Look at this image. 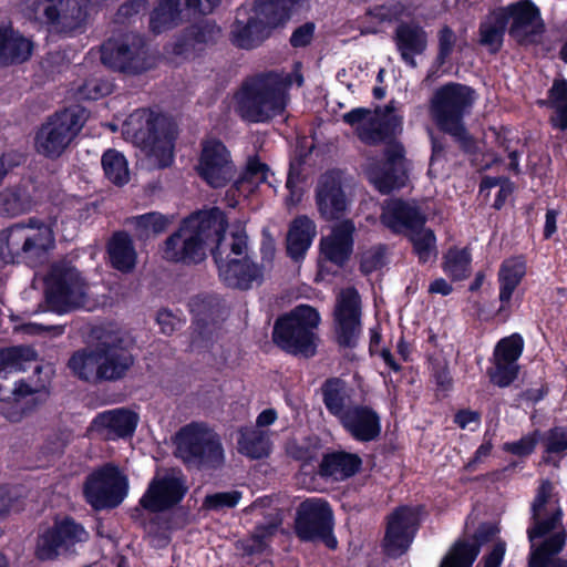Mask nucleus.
Returning a JSON list of instances; mask_svg holds the SVG:
<instances>
[{
  "label": "nucleus",
  "mask_w": 567,
  "mask_h": 567,
  "mask_svg": "<svg viewBox=\"0 0 567 567\" xmlns=\"http://www.w3.org/2000/svg\"><path fill=\"white\" fill-rule=\"evenodd\" d=\"M225 229L226 219L220 209L196 213L165 240L163 258L175 262H199L210 241L216 246L221 241Z\"/></svg>",
  "instance_id": "1"
},
{
  "label": "nucleus",
  "mask_w": 567,
  "mask_h": 567,
  "mask_svg": "<svg viewBox=\"0 0 567 567\" xmlns=\"http://www.w3.org/2000/svg\"><path fill=\"white\" fill-rule=\"evenodd\" d=\"M295 81L302 84V76ZM293 79L290 73H268L247 81L236 95V112L248 122H266L284 113L288 103V89Z\"/></svg>",
  "instance_id": "2"
},
{
  "label": "nucleus",
  "mask_w": 567,
  "mask_h": 567,
  "mask_svg": "<svg viewBox=\"0 0 567 567\" xmlns=\"http://www.w3.org/2000/svg\"><path fill=\"white\" fill-rule=\"evenodd\" d=\"M553 486L549 482H543L533 502L534 526L528 529V538L532 543L529 567H567L566 563L554 558L566 543V532L560 529L550 535L538 548L534 547V539L556 529L560 524L563 511L550 499Z\"/></svg>",
  "instance_id": "3"
},
{
  "label": "nucleus",
  "mask_w": 567,
  "mask_h": 567,
  "mask_svg": "<svg viewBox=\"0 0 567 567\" xmlns=\"http://www.w3.org/2000/svg\"><path fill=\"white\" fill-rule=\"evenodd\" d=\"M55 220L30 217L0 230V260L4 264L34 262L55 246Z\"/></svg>",
  "instance_id": "4"
},
{
  "label": "nucleus",
  "mask_w": 567,
  "mask_h": 567,
  "mask_svg": "<svg viewBox=\"0 0 567 567\" xmlns=\"http://www.w3.org/2000/svg\"><path fill=\"white\" fill-rule=\"evenodd\" d=\"M122 133L145 153L154 166L172 164L176 127L168 117L138 110L125 121Z\"/></svg>",
  "instance_id": "5"
},
{
  "label": "nucleus",
  "mask_w": 567,
  "mask_h": 567,
  "mask_svg": "<svg viewBox=\"0 0 567 567\" xmlns=\"http://www.w3.org/2000/svg\"><path fill=\"white\" fill-rule=\"evenodd\" d=\"M306 0H257L256 4L240 8L231 27V41L243 49L258 45L269 29L287 22L293 12L305 4Z\"/></svg>",
  "instance_id": "6"
},
{
  "label": "nucleus",
  "mask_w": 567,
  "mask_h": 567,
  "mask_svg": "<svg viewBox=\"0 0 567 567\" xmlns=\"http://www.w3.org/2000/svg\"><path fill=\"white\" fill-rule=\"evenodd\" d=\"M476 101L475 91L461 83H447L436 89L429 102V113L440 130L450 134L463 147L471 146L463 118Z\"/></svg>",
  "instance_id": "7"
},
{
  "label": "nucleus",
  "mask_w": 567,
  "mask_h": 567,
  "mask_svg": "<svg viewBox=\"0 0 567 567\" xmlns=\"http://www.w3.org/2000/svg\"><path fill=\"white\" fill-rule=\"evenodd\" d=\"M45 299L59 312L78 308H90L91 287L82 272L68 261L54 262L45 279Z\"/></svg>",
  "instance_id": "8"
},
{
  "label": "nucleus",
  "mask_w": 567,
  "mask_h": 567,
  "mask_svg": "<svg viewBox=\"0 0 567 567\" xmlns=\"http://www.w3.org/2000/svg\"><path fill=\"white\" fill-rule=\"evenodd\" d=\"M319 324L320 315L313 307L297 306L290 313L276 321L274 342L289 353L312 357L319 342Z\"/></svg>",
  "instance_id": "9"
},
{
  "label": "nucleus",
  "mask_w": 567,
  "mask_h": 567,
  "mask_svg": "<svg viewBox=\"0 0 567 567\" xmlns=\"http://www.w3.org/2000/svg\"><path fill=\"white\" fill-rule=\"evenodd\" d=\"M247 237L243 231L223 237L213 250L220 279L229 287L249 289L262 279L261 269L247 256Z\"/></svg>",
  "instance_id": "10"
},
{
  "label": "nucleus",
  "mask_w": 567,
  "mask_h": 567,
  "mask_svg": "<svg viewBox=\"0 0 567 567\" xmlns=\"http://www.w3.org/2000/svg\"><path fill=\"white\" fill-rule=\"evenodd\" d=\"M92 0H24L22 12L50 32L71 34L80 30L87 18Z\"/></svg>",
  "instance_id": "11"
},
{
  "label": "nucleus",
  "mask_w": 567,
  "mask_h": 567,
  "mask_svg": "<svg viewBox=\"0 0 567 567\" xmlns=\"http://www.w3.org/2000/svg\"><path fill=\"white\" fill-rule=\"evenodd\" d=\"M175 455L185 464L217 468L224 464L225 454L218 435L206 424H186L174 437Z\"/></svg>",
  "instance_id": "12"
},
{
  "label": "nucleus",
  "mask_w": 567,
  "mask_h": 567,
  "mask_svg": "<svg viewBox=\"0 0 567 567\" xmlns=\"http://www.w3.org/2000/svg\"><path fill=\"white\" fill-rule=\"evenodd\" d=\"M101 61L107 68L125 73L141 74L156 65V56L142 37L125 33L111 38L101 45Z\"/></svg>",
  "instance_id": "13"
},
{
  "label": "nucleus",
  "mask_w": 567,
  "mask_h": 567,
  "mask_svg": "<svg viewBox=\"0 0 567 567\" xmlns=\"http://www.w3.org/2000/svg\"><path fill=\"white\" fill-rule=\"evenodd\" d=\"M128 486L127 475L116 465L107 463L87 476L84 494L95 509L116 507L127 496Z\"/></svg>",
  "instance_id": "14"
},
{
  "label": "nucleus",
  "mask_w": 567,
  "mask_h": 567,
  "mask_svg": "<svg viewBox=\"0 0 567 567\" xmlns=\"http://www.w3.org/2000/svg\"><path fill=\"white\" fill-rule=\"evenodd\" d=\"M82 127L76 112L65 110L50 116L37 131L35 151L49 158L61 156Z\"/></svg>",
  "instance_id": "15"
},
{
  "label": "nucleus",
  "mask_w": 567,
  "mask_h": 567,
  "mask_svg": "<svg viewBox=\"0 0 567 567\" xmlns=\"http://www.w3.org/2000/svg\"><path fill=\"white\" fill-rule=\"evenodd\" d=\"M186 491L187 486L181 472L175 470L157 472L140 504L151 512L165 511L179 503Z\"/></svg>",
  "instance_id": "16"
},
{
  "label": "nucleus",
  "mask_w": 567,
  "mask_h": 567,
  "mask_svg": "<svg viewBox=\"0 0 567 567\" xmlns=\"http://www.w3.org/2000/svg\"><path fill=\"white\" fill-rule=\"evenodd\" d=\"M196 169L199 176L215 188L225 186L235 173L230 153L215 138L203 143Z\"/></svg>",
  "instance_id": "17"
},
{
  "label": "nucleus",
  "mask_w": 567,
  "mask_h": 567,
  "mask_svg": "<svg viewBox=\"0 0 567 567\" xmlns=\"http://www.w3.org/2000/svg\"><path fill=\"white\" fill-rule=\"evenodd\" d=\"M138 415L127 409H113L95 415L86 429V436L116 441L133 436Z\"/></svg>",
  "instance_id": "18"
},
{
  "label": "nucleus",
  "mask_w": 567,
  "mask_h": 567,
  "mask_svg": "<svg viewBox=\"0 0 567 567\" xmlns=\"http://www.w3.org/2000/svg\"><path fill=\"white\" fill-rule=\"evenodd\" d=\"M417 520V511L408 506L399 507L389 516L383 544L389 556L399 557L408 550Z\"/></svg>",
  "instance_id": "19"
},
{
  "label": "nucleus",
  "mask_w": 567,
  "mask_h": 567,
  "mask_svg": "<svg viewBox=\"0 0 567 567\" xmlns=\"http://www.w3.org/2000/svg\"><path fill=\"white\" fill-rule=\"evenodd\" d=\"M338 341L342 346H351L358 338L360 323V297L355 289L341 290L334 310Z\"/></svg>",
  "instance_id": "20"
},
{
  "label": "nucleus",
  "mask_w": 567,
  "mask_h": 567,
  "mask_svg": "<svg viewBox=\"0 0 567 567\" xmlns=\"http://www.w3.org/2000/svg\"><path fill=\"white\" fill-rule=\"evenodd\" d=\"M332 513L328 503L321 498L302 502L298 509L296 529L303 540H315L331 529Z\"/></svg>",
  "instance_id": "21"
},
{
  "label": "nucleus",
  "mask_w": 567,
  "mask_h": 567,
  "mask_svg": "<svg viewBox=\"0 0 567 567\" xmlns=\"http://www.w3.org/2000/svg\"><path fill=\"white\" fill-rule=\"evenodd\" d=\"M501 10L506 11L507 21L512 20L509 34L517 42H534L535 37L543 32L539 10L530 1L517 2Z\"/></svg>",
  "instance_id": "22"
},
{
  "label": "nucleus",
  "mask_w": 567,
  "mask_h": 567,
  "mask_svg": "<svg viewBox=\"0 0 567 567\" xmlns=\"http://www.w3.org/2000/svg\"><path fill=\"white\" fill-rule=\"evenodd\" d=\"M385 165L391 172L383 171L374 163H369L365 168L369 181L383 194L390 193L404 184L405 162L401 145L392 144L389 146Z\"/></svg>",
  "instance_id": "23"
},
{
  "label": "nucleus",
  "mask_w": 567,
  "mask_h": 567,
  "mask_svg": "<svg viewBox=\"0 0 567 567\" xmlns=\"http://www.w3.org/2000/svg\"><path fill=\"white\" fill-rule=\"evenodd\" d=\"M97 344L101 380L122 378L133 364V358L122 346L121 338L107 336Z\"/></svg>",
  "instance_id": "24"
},
{
  "label": "nucleus",
  "mask_w": 567,
  "mask_h": 567,
  "mask_svg": "<svg viewBox=\"0 0 567 567\" xmlns=\"http://www.w3.org/2000/svg\"><path fill=\"white\" fill-rule=\"evenodd\" d=\"M497 534L498 528L495 525L480 526L473 539H463L454 544L440 567H472L480 553V547L493 540Z\"/></svg>",
  "instance_id": "25"
},
{
  "label": "nucleus",
  "mask_w": 567,
  "mask_h": 567,
  "mask_svg": "<svg viewBox=\"0 0 567 567\" xmlns=\"http://www.w3.org/2000/svg\"><path fill=\"white\" fill-rule=\"evenodd\" d=\"M40 197L31 184L6 187L0 192V217L14 218L32 210Z\"/></svg>",
  "instance_id": "26"
},
{
  "label": "nucleus",
  "mask_w": 567,
  "mask_h": 567,
  "mask_svg": "<svg viewBox=\"0 0 567 567\" xmlns=\"http://www.w3.org/2000/svg\"><path fill=\"white\" fill-rule=\"evenodd\" d=\"M341 424L360 442L375 440L381 433L380 416L375 411L368 406H353L348 409L343 415Z\"/></svg>",
  "instance_id": "27"
},
{
  "label": "nucleus",
  "mask_w": 567,
  "mask_h": 567,
  "mask_svg": "<svg viewBox=\"0 0 567 567\" xmlns=\"http://www.w3.org/2000/svg\"><path fill=\"white\" fill-rule=\"evenodd\" d=\"M354 225L351 220H342L337 224L331 235L321 239V256L336 265L341 266L352 250V234Z\"/></svg>",
  "instance_id": "28"
},
{
  "label": "nucleus",
  "mask_w": 567,
  "mask_h": 567,
  "mask_svg": "<svg viewBox=\"0 0 567 567\" xmlns=\"http://www.w3.org/2000/svg\"><path fill=\"white\" fill-rule=\"evenodd\" d=\"M317 205L326 219L338 218L346 209L347 202L339 174L332 172L321 177L317 190Z\"/></svg>",
  "instance_id": "29"
},
{
  "label": "nucleus",
  "mask_w": 567,
  "mask_h": 567,
  "mask_svg": "<svg viewBox=\"0 0 567 567\" xmlns=\"http://www.w3.org/2000/svg\"><path fill=\"white\" fill-rule=\"evenodd\" d=\"M381 219L383 225L394 233L409 230L413 226L424 225L425 223V217L414 205L399 199H390L385 203Z\"/></svg>",
  "instance_id": "30"
},
{
  "label": "nucleus",
  "mask_w": 567,
  "mask_h": 567,
  "mask_svg": "<svg viewBox=\"0 0 567 567\" xmlns=\"http://www.w3.org/2000/svg\"><path fill=\"white\" fill-rule=\"evenodd\" d=\"M35 352L30 348H7L0 350V401L11 399L16 383L8 380L7 373L22 369V362L33 360Z\"/></svg>",
  "instance_id": "31"
},
{
  "label": "nucleus",
  "mask_w": 567,
  "mask_h": 567,
  "mask_svg": "<svg viewBox=\"0 0 567 567\" xmlns=\"http://www.w3.org/2000/svg\"><path fill=\"white\" fill-rule=\"evenodd\" d=\"M395 43L402 59L412 68L416 66L414 56L422 54L427 45L425 31L414 24H401L395 31Z\"/></svg>",
  "instance_id": "32"
},
{
  "label": "nucleus",
  "mask_w": 567,
  "mask_h": 567,
  "mask_svg": "<svg viewBox=\"0 0 567 567\" xmlns=\"http://www.w3.org/2000/svg\"><path fill=\"white\" fill-rule=\"evenodd\" d=\"M32 42L11 27H0V62L19 63L32 53Z\"/></svg>",
  "instance_id": "33"
},
{
  "label": "nucleus",
  "mask_w": 567,
  "mask_h": 567,
  "mask_svg": "<svg viewBox=\"0 0 567 567\" xmlns=\"http://www.w3.org/2000/svg\"><path fill=\"white\" fill-rule=\"evenodd\" d=\"M360 466L361 458L357 454L333 452L322 458L320 474L334 481H343L354 475Z\"/></svg>",
  "instance_id": "34"
},
{
  "label": "nucleus",
  "mask_w": 567,
  "mask_h": 567,
  "mask_svg": "<svg viewBox=\"0 0 567 567\" xmlns=\"http://www.w3.org/2000/svg\"><path fill=\"white\" fill-rule=\"evenodd\" d=\"M316 236V225L307 216L297 217L290 225L287 235L288 254L295 258H301L311 246Z\"/></svg>",
  "instance_id": "35"
},
{
  "label": "nucleus",
  "mask_w": 567,
  "mask_h": 567,
  "mask_svg": "<svg viewBox=\"0 0 567 567\" xmlns=\"http://www.w3.org/2000/svg\"><path fill=\"white\" fill-rule=\"evenodd\" d=\"M68 368L81 380L89 382L101 380L99 344L75 351L69 359Z\"/></svg>",
  "instance_id": "36"
},
{
  "label": "nucleus",
  "mask_w": 567,
  "mask_h": 567,
  "mask_svg": "<svg viewBox=\"0 0 567 567\" xmlns=\"http://www.w3.org/2000/svg\"><path fill=\"white\" fill-rule=\"evenodd\" d=\"M111 265L122 271L131 272L137 261V254L132 238L126 233L115 234L107 246Z\"/></svg>",
  "instance_id": "37"
},
{
  "label": "nucleus",
  "mask_w": 567,
  "mask_h": 567,
  "mask_svg": "<svg viewBox=\"0 0 567 567\" xmlns=\"http://www.w3.org/2000/svg\"><path fill=\"white\" fill-rule=\"evenodd\" d=\"M188 9L186 0H159L150 18V28L161 33L178 25L183 20V11Z\"/></svg>",
  "instance_id": "38"
},
{
  "label": "nucleus",
  "mask_w": 567,
  "mask_h": 567,
  "mask_svg": "<svg viewBox=\"0 0 567 567\" xmlns=\"http://www.w3.org/2000/svg\"><path fill=\"white\" fill-rule=\"evenodd\" d=\"M343 121L350 125H358L359 136L364 143L377 144L384 138L380 120L369 110H352L343 115Z\"/></svg>",
  "instance_id": "39"
},
{
  "label": "nucleus",
  "mask_w": 567,
  "mask_h": 567,
  "mask_svg": "<svg viewBox=\"0 0 567 567\" xmlns=\"http://www.w3.org/2000/svg\"><path fill=\"white\" fill-rule=\"evenodd\" d=\"M34 390L24 382L16 384L11 399L4 400L1 414L10 422H20L31 411Z\"/></svg>",
  "instance_id": "40"
},
{
  "label": "nucleus",
  "mask_w": 567,
  "mask_h": 567,
  "mask_svg": "<svg viewBox=\"0 0 567 567\" xmlns=\"http://www.w3.org/2000/svg\"><path fill=\"white\" fill-rule=\"evenodd\" d=\"M525 275V264L520 259L505 260L498 272L499 300L502 308L509 303L513 292Z\"/></svg>",
  "instance_id": "41"
},
{
  "label": "nucleus",
  "mask_w": 567,
  "mask_h": 567,
  "mask_svg": "<svg viewBox=\"0 0 567 567\" xmlns=\"http://www.w3.org/2000/svg\"><path fill=\"white\" fill-rule=\"evenodd\" d=\"M239 435V453L251 458H261L269 454L270 441L268 431L246 427L240 430Z\"/></svg>",
  "instance_id": "42"
},
{
  "label": "nucleus",
  "mask_w": 567,
  "mask_h": 567,
  "mask_svg": "<svg viewBox=\"0 0 567 567\" xmlns=\"http://www.w3.org/2000/svg\"><path fill=\"white\" fill-rule=\"evenodd\" d=\"M220 38V29L210 22L192 27L186 34L184 44H178L176 52L184 53L188 50L200 51L205 45L215 43Z\"/></svg>",
  "instance_id": "43"
},
{
  "label": "nucleus",
  "mask_w": 567,
  "mask_h": 567,
  "mask_svg": "<svg viewBox=\"0 0 567 567\" xmlns=\"http://www.w3.org/2000/svg\"><path fill=\"white\" fill-rule=\"evenodd\" d=\"M128 224L133 227L137 238L147 239L165 231L172 224V218L161 213L152 212L132 217Z\"/></svg>",
  "instance_id": "44"
},
{
  "label": "nucleus",
  "mask_w": 567,
  "mask_h": 567,
  "mask_svg": "<svg viewBox=\"0 0 567 567\" xmlns=\"http://www.w3.org/2000/svg\"><path fill=\"white\" fill-rule=\"evenodd\" d=\"M102 168L105 177L114 185L123 186L130 181L128 163L116 150H107L102 155Z\"/></svg>",
  "instance_id": "45"
},
{
  "label": "nucleus",
  "mask_w": 567,
  "mask_h": 567,
  "mask_svg": "<svg viewBox=\"0 0 567 567\" xmlns=\"http://www.w3.org/2000/svg\"><path fill=\"white\" fill-rule=\"evenodd\" d=\"M506 23L507 13L499 9L492 12L481 24V42L491 51L495 52L501 48Z\"/></svg>",
  "instance_id": "46"
},
{
  "label": "nucleus",
  "mask_w": 567,
  "mask_h": 567,
  "mask_svg": "<svg viewBox=\"0 0 567 567\" xmlns=\"http://www.w3.org/2000/svg\"><path fill=\"white\" fill-rule=\"evenodd\" d=\"M267 175L268 167L265 164L258 162L257 159L249 161L245 172L235 183L234 189H230L227 193V196H229L235 190L245 197L249 196L259 187V185L267 181Z\"/></svg>",
  "instance_id": "47"
},
{
  "label": "nucleus",
  "mask_w": 567,
  "mask_h": 567,
  "mask_svg": "<svg viewBox=\"0 0 567 567\" xmlns=\"http://www.w3.org/2000/svg\"><path fill=\"white\" fill-rule=\"evenodd\" d=\"M409 231L410 240L419 260L421 262L434 260L437 256L434 233L430 228L423 227V225L413 226Z\"/></svg>",
  "instance_id": "48"
},
{
  "label": "nucleus",
  "mask_w": 567,
  "mask_h": 567,
  "mask_svg": "<svg viewBox=\"0 0 567 567\" xmlns=\"http://www.w3.org/2000/svg\"><path fill=\"white\" fill-rule=\"evenodd\" d=\"M323 403L328 411L337 416L340 422L343 415L347 414L346 410V386L339 379H330L322 385Z\"/></svg>",
  "instance_id": "49"
},
{
  "label": "nucleus",
  "mask_w": 567,
  "mask_h": 567,
  "mask_svg": "<svg viewBox=\"0 0 567 567\" xmlns=\"http://www.w3.org/2000/svg\"><path fill=\"white\" fill-rule=\"evenodd\" d=\"M548 102L555 110V115L551 117L553 124L560 128H567V81L557 80L554 82L550 91Z\"/></svg>",
  "instance_id": "50"
},
{
  "label": "nucleus",
  "mask_w": 567,
  "mask_h": 567,
  "mask_svg": "<svg viewBox=\"0 0 567 567\" xmlns=\"http://www.w3.org/2000/svg\"><path fill=\"white\" fill-rule=\"evenodd\" d=\"M62 548H64L62 540L51 526L39 534L35 544V556L41 560H53L59 556Z\"/></svg>",
  "instance_id": "51"
},
{
  "label": "nucleus",
  "mask_w": 567,
  "mask_h": 567,
  "mask_svg": "<svg viewBox=\"0 0 567 567\" xmlns=\"http://www.w3.org/2000/svg\"><path fill=\"white\" fill-rule=\"evenodd\" d=\"M524 348V341L519 334H512L498 341L494 350V359L517 364Z\"/></svg>",
  "instance_id": "52"
},
{
  "label": "nucleus",
  "mask_w": 567,
  "mask_h": 567,
  "mask_svg": "<svg viewBox=\"0 0 567 567\" xmlns=\"http://www.w3.org/2000/svg\"><path fill=\"white\" fill-rule=\"evenodd\" d=\"M62 540L64 548H68L75 543L87 540V532L71 518H63L56 520L52 526Z\"/></svg>",
  "instance_id": "53"
},
{
  "label": "nucleus",
  "mask_w": 567,
  "mask_h": 567,
  "mask_svg": "<svg viewBox=\"0 0 567 567\" xmlns=\"http://www.w3.org/2000/svg\"><path fill=\"white\" fill-rule=\"evenodd\" d=\"M471 257L466 249H451L445 257L444 269L453 279L460 280L467 276Z\"/></svg>",
  "instance_id": "54"
},
{
  "label": "nucleus",
  "mask_w": 567,
  "mask_h": 567,
  "mask_svg": "<svg viewBox=\"0 0 567 567\" xmlns=\"http://www.w3.org/2000/svg\"><path fill=\"white\" fill-rule=\"evenodd\" d=\"M278 526L279 524L277 522L258 526L251 537L245 542V550L248 554L261 553L265 550L268 546L269 539L278 530Z\"/></svg>",
  "instance_id": "55"
},
{
  "label": "nucleus",
  "mask_w": 567,
  "mask_h": 567,
  "mask_svg": "<svg viewBox=\"0 0 567 567\" xmlns=\"http://www.w3.org/2000/svg\"><path fill=\"white\" fill-rule=\"evenodd\" d=\"M518 374V364H511L494 359V367L488 370V377L492 383L497 386H508Z\"/></svg>",
  "instance_id": "56"
},
{
  "label": "nucleus",
  "mask_w": 567,
  "mask_h": 567,
  "mask_svg": "<svg viewBox=\"0 0 567 567\" xmlns=\"http://www.w3.org/2000/svg\"><path fill=\"white\" fill-rule=\"evenodd\" d=\"M240 498L241 494L237 491L215 493L205 497L204 506L214 511L231 508L238 504Z\"/></svg>",
  "instance_id": "57"
},
{
  "label": "nucleus",
  "mask_w": 567,
  "mask_h": 567,
  "mask_svg": "<svg viewBox=\"0 0 567 567\" xmlns=\"http://www.w3.org/2000/svg\"><path fill=\"white\" fill-rule=\"evenodd\" d=\"M403 11L404 9L402 6L393 3V1H386V3H383L382 6L370 9L365 13V18L374 19L378 23H381L383 21L401 18L403 16Z\"/></svg>",
  "instance_id": "58"
},
{
  "label": "nucleus",
  "mask_w": 567,
  "mask_h": 567,
  "mask_svg": "<svg viewBox=\"0 0 567 567\" xmlns=\"http://www.w3.org/2000/svg\"><path fill=\"white\" fill-rule=\"evenodd\" d=\"M111 84L97 79L87 80L82 86L79 87L78 94L83 100H97L111 92Z\"/></svg>",
  "instance_id": "59"
},
{
  "label": "nucleus",
  "mask_w": 567,
  "mask_h": 567,
  "mask_svg": "<svg viewBox=\"0 0 567 567\" xmlns=\"http://www.w3.org/2000/svg\"><path fill=\"white\" fill-rule=\"evenodd\" d=\"M384 265V250L381 247L372 248L362 254L361 270L370 274L379 270Z\"/></svg>",
  "instance_id": "60"
},
{
  "label": "nucleus",
  "mask_w": 567,
  "mask_h": 567,
  "mask_svg": "<svg viewBox=\"0 0 567 567\" xmlns=\"http://www.w3.org/2000/svg\"><path fill=\"white\" fill-rule=\"evenodd\" d=\"M545 446L548 453H560L567 450V431L554 429L545 436Z\"/></svg>",
  "instance_id": "61"
},
{
  "label": "nucleus",
  "mask_w": 567,
  "mask_h": 567,
  "mask_svg": "<svg viewBox=\"0 0 567 567\" xmlns=\"http://www.w3.org/2000/svg\"><path fill=\"white\" fill-rule=\"evenodd\" d=\"M455 43V33L449 27L442 28L439 32V59L442 63L451 55Z\"/></svg>",
  "instance_id": "62"
},
{
  "label": "nucleus",
  "mask_w": 567,
  "mask_h": 567,
  "mask_svg": "<svg viewBox=\"0 0 567 567\" xmlns=\"http://www.w3.org/2000/svg\"><path fill=\"white\" fill-rule=\"evenodd\" d=\"M536 445V439L533 434L526 435L520 440L512 443H505L503 449L506 452L518 456H525L533 452Z\"/></svg>",
  "instance_id": "63"
},
{
  "label": "nucleus",
  "mask_w": 567,
  "mask_h": 567,
  "mask_svg": "<svg viewBox=\"0 0 567 567\" xmlns=\"http://www.w3.org/2000/svg\"><path fill=\"white\" fill-rule=\"evenodd\" d=\"M506 551V544L504 542H496L489 554H487L477 567H501L504 555Z\"/></svg>",
  "instance_id": "64"
}]
</instances>
